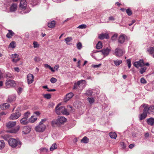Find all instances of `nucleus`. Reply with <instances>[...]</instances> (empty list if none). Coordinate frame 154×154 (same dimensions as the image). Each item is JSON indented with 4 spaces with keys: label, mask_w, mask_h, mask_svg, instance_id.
I'll return each instance as SVG.
<instances>
[{
    "label": "nucleus",
    "mask_w": 154,
    "mask_h": 154,
    "mask_svg": "<svg viewBox=\"0 0 154 154\" xmlns=\"http://www.w3.org/2000/svg\"><path fill=\"white\" fill-rule=\"evenodd\" d=\"M127 37L124 35H122L119 36L118 39V42L119 43L122 44L125 41Z\"/></svg>",
    "instance_id": "obj_17"
},
{
    "label": "nucleus",
    "mask_w": 154,
    "mask_h": 154,
    "mask_svg": "<svg viewBox=\"0 0 154 154\" xmlns=\"http://www.w3.org/2000/svg\"><path fill=\"white\" fill-rule=\"evenodd\" d=\"M72 40V37H68L65 39V42H66V44L67 45H68L69 44L68 43V42H70Z\"/></svg>",
    "instance_id": "obj_39"
},
{
    "label": "nucleus",
    "mask_w": 154,
    "mask_h": 154,
    "mask_svg": "<svg viewBox=\"0 0 154 154\" xmlns=\"http://www.w3.org/2000/svg\"><path fill=\"white\" fill-rule=\"evenodd\" d=\"M45 66L46 68H47L49 69L51 66L48 64H45Z\"/></svg>",
    "instance_id": "obj_60"
},
{
    "label": "nucleus",
    "mask_w": 154,
    "mask_h": 154,
    "mask_svg": "<svg viewBox=\"0 0 154 154\" xmlns=\"http://www.w3.org/2000/svg\"><path fill=\"white\" fill-rule=\"evenodd\" d=\"M86 84L85 81L84 80H81L78 81L77 83H75L74 84L73 89H75L77 88L78 87H80L81 85H84L85 86Z\"/></svg>",
    "instance_id": "obj_8"
},
{
    "label": "nucleus",
    "mask_w": 154,
    "mask_h": 154,
    "mask_svg": "<svg viewBox=\"0 0 154 154\" xmlns=\"http://www.w3.org/2000/svg\"><path fill=\"white\" fill-rule=\"evenodd\" d=\"M6 86H10L13 87H15L16 85L14 81L13 80H8L7 81L6 83Z\"/></svg>",
    "instance_id": "obj_15"
},
{
    "label": "nucleus",
    "mask_w": 154,
    "mask_h": 154,
    "mask_svg": "<svg viewBox=\"0 0 154 154\" xmlns=\"http://www.w3.org/2000/svg\"><path fill=\"white\" fill-rule=\"evenodd\" d=\"M134 66L137 68L140 66L142 67L144 65V63L143 60H140L135 62L134 63Z\"/></svg>",
    "instance_id": "obj_9"
},
{
    "label": "nucleus",
    "mask_w": 154,
    "mask_h": 154,
    "mask_svg": "<svg viewBox=\"0 0 154 154\" xmlns=\"http://www.w3.org/2000/svg\"><path fill=\"white\" fill-rule=\"evenodd\" d=\"M93 91L91 89L88 90L85 94V95L87 96H91L92 95Z\"/></svg>",
    "instance_id": "obj_27"
},
{
    "label": "nucleus",
    "mask_w": 154,
    "mask_h": 154,
    "mask_svg": "<svg viewBox=\"0 0 154 154\" xmlns=\"http://www.w3.org/2000/svg\"><path fill=\"white\" fill-rule=\"evenodd\" d=\"M5 146V143L4 140H0V149H3Z\"/></svg>",
    "instance_id": "obj_34"
},
{
    "label": "nucleus",
    "mask_w": 154,
    "mask_h": 154,
    "mask_svg": "<svg viewBox=\"0 0 154 154\" xmlns=\"http://www.w3.org/2000/svg\"><path fill=\"white\" fill-rule=\"evenodd\" d=\"M37 119V118L35 117L34 116H32L29 119V121L30 122L33 123Z\"/></svg>",
    "instance_id": "obj_32"
},
{
    "label": "nucleus",
    "mask_w": 154,
    "mask_h": 154,
    "mask_svg": "<svg viewBox=\"0 0 154 154\" xmlns=\"http://www.w3.org/2000/svg\"><path fill=\"white\" fill-rule=\"evenodd\" d=\"M9 145L13 147H15L17 144H20V142H18L16 139L14 138H11L8 141Z\"/></svg>",
    "instance_id": "obj_5"
},
{
    "label": "nucleus",
    "mask_w": 154,
    "mask_h": 154,
    "mask_svg": "<svg viewBox=\"0 0 154 154\" xmlns=\"http://www.w3.org/2000/svg\"><path fill=\"white\" fill-rule=\"evenodd\" d=\"M87 27V26L86 25L84 24H82L81 25H79V26L77 28H79V29H85Z\"/></svg>",
    "instance_id": "obj_43"
},
{
    "label": "nucleus",
    "mask_w": 154,
    "mask_h": 154,
    "mask_svg": "<svg viewBox=\"0 0 154 154\" xmlns=\"http://www.w3.org/2000/svg\"><path fill=\"white\" fill-rule=\"evenodd\" d=\"M127 63L128 64H130L131 63V60L130 59H128L127 60Z\"/></svg>",
    "instance_id": "obj_61"
},
{
    "label": "nucleus",
    "mask_w": 154,
    "mask_h": 154,
    "mask_svg": "<svg viewBox=\"0 0 154 154\" xmlns=\"http://www.w3.org/2000/svg\"><path fill=\"white\" fill-rule=\"evenodd\" d=\"M13 77V75L10 73H8L6 74V77L8 78H11Z\"/></svg>",
    "instance_id": "obj_51"
},
{
    "label": "nucleus",
    "mask_w": 154,
    "mask_h": 154,
    "mask_svg": "<svg viewBox=\"0 0 154 154\" xmlns=\"http://www.w3.org/2000/svg\"><path fill=\"white\" fill-rule=\"evenodd\" d=\"M126 11L128 16L131 15L132 14V12L130 9H128L126 10Z\"/></svg>",
    "instance_id": "obj_44"
},
{
    "label": "nucleus",
    "mask_w": 154,
    "mask_h": 154,
    "mask_svg": "<svg viewBox=\"0 0 154 154\" xmlns=\"http://www.w3.org/2000/svg\"><path fill=\"white\" fill-rule=\"evenodd\" d=\"M31 130V128L29 126H26L23 127L22 132L24 134H26L29 132Z\"/></svg>",
    "instance_id": "obj_14"
},
{
    "label": "nucleus",
    "mask_w": 154,
    "mask_h": 154,
    "mask_svg": "<svg viewBox=\"0 0 154 154\" xmlns=\"http://www.w3.org/2000/svg\"><path fill=\"white\" fill-rule=\"evenodd\" d=\"M109 20H115L114 17L112 16L109 17Z\"/></svg>",
    "instance_id": "obj_54"
},
{
    "label": "nucleus",
    "mask_w": 154,
    "mask_h": 154,
    "mask_svg": "<svg viewBox=\"0 0 154 154\" xmlns=\"http://www.w3.org/2000/svg\"><path fill=\"white\" fill-rule=\"evenodd\" d=\"M34 60L35 62H38L41 60V59L38 57H35Z\"/></svg>",
    "instance_id": "obj_49"
},
{
    "label": "nucleus",
    "mask_w": 154,
    "mask_h": 154,
    "mask_svg": "<svg viewBox=\"0 0 154 154\" xmlns=\"http://www.w3.org/2000/svg\"><path fill=\"white\" fill-rule=\"evenodd\" d=\"M134 144H131L129 146V147L130 149H132L134 147Z\"/></svg>",
    "instance_id": "obj_53"
},
{
    "label": "nucleus",
    "mask_w": 154,
    "mask_h": 154,
    "mask_svg": "<svg viewBox=\"0 0 154 154\" xmlns=\"http://www.w3.org/2000/svg\"><path fill=\"white\" fill-rule=\"evenodd\" d=\"M20 123L23 125H26L28 124L29 122L28 119L24 117L22 118L20 120Z\"/></svg>",
    "instance_id": "obj_23"
},
{
    "label": "nucleus",
    "mask_w": 154,
    "mask_h": 154,
    "mask_svg": "<svg viewBox=\"0 0 154 154\" xmlns=\"http://www.w3.org/2000/svg\"><path fill=\"white\" fill-rule=\"evenodd\" d=\"M17 123L16 122L10 121L6 124V126L8 128L14 127Z\"/></svg>",
    "instance_id": "obj_16"
},
{
    "label": "nucleus",
    "mask_w": 154,
    "mask_h": 154,
    "mask_svg": "<svg viewBox=\"0 0 154 154\" xmlns=\"http://www.w3.org/2000/svg\"><path fill=\"white\" fill-rule=\"evenodd\" d=\"M124 53V52L122 50L117 48L115 49L114 54L117 57H120L122 56Z\"/></svg>",
    "instance_id": "obj_7"
},
{
    "label": "nucleus",
    "mask_w": 154,
    "mask_h": 154,
    "mask_svg": "<svg viewBox=\"0 0 154 154\" xmlns=\"http://www.w3.org/2000/svg\"><path fill=\"white\" fill-rule=\"evenodd\" d=\"M14 69L15 71H17V72H19L20 71L18 67H15L14 68Z\"/></svg>",
    "instance_id": "obj_58"
},
{
    "label": "nucleus",
    "mask_w": 154,
    "mask_h": 154,
    "mask_svg": "<svg viewBox=\"0 0 154 154\" xmlns=\"http://www.w3.org/2000/svg\"><path fill=\"white\" fill-rule=\"evenodd\" d=\"M15 99V97L14 96H10L8 97V101L10 102H11L14 100Z\"/></svg>",
    "instance_id": "obj_37"
},
{
    "label": "nucleus",
    "mask_w": 154,
    "mask_h": 154,
    "mask_svg": "<svg viewBox=\"0 0 154 154\" xmlns=\"http://www.w3.org/2000/svg\"><path fill=\"white\" fill-rule=\"evenodd\" d=\"M147 110L146 108H144L143 110V112L142 114L140 115L139 118L140 120L144 119L146 117L147 113H148L147 112Z\"/></svg>",
    "instance_id": "obj_12"
},
{
    "label": "nucleus",
    "mask_w": 154,
    "mask_h": 154,
    "mask_svg": "<svg viewBox=\"0 0 154 154\" xmlns=\"http://www.w3.org/2000/svg\"><path fill=\"white\" fill-rule=\"evenodd\" d=\"M20 128V126L19 125L17 126L15 128L11 130V132L14 133H16L19 130Z\"/></svg>",
    "instance_id": "obj_29"
},
{
    "label": "nucleus",
    "mask_w": 154,
    "mask_h": 154,
    "mask_svg": "<svg viewBox=\"0 0 154 154\" xmlns=\"http://www.w3.org/2000/svg\"><path fill=\"white\" fill-rule=\"evenodd\" d=\"M35 113L37 115H39L40 114V113L38 111H36L35 112Z\"/></svg>",
    "instance_id": "obj_63"
},
{
    "label": "nucleus",
    "mask_w": 154,
    "mask_h": 154,
    "mask_svg": "<svg viewBox=\"0 0 154 154\" xmlns=\"http://www.w3.org/2000/svg\"><path fill=\"white\" fill-rule=\"evenodd\" d=\"M55 21L54 20L52 21L50 23L48 24V26L50 28H53L55 26Z\"/></svg>",
    "instance_id": "obj_25"
},
{
    "label": "nucleus",
    "mask_w": 154,
    "mask_h": 154,
    "mask_svg": "<svg viewBox=\"0 0 154 154\" xmlns=\"http://www.w3.org/2000/svg\"><path fill=\"white\" fill-rule=\"evenodd\" d=\"M147 122L149 125L152 126L154 124V118H150L147 119Z\"/></svg>",
    "instance_id": "obj_22"
},
{
    "label": "nucleus",
    "mask_w": 154,
    "mask_h": 154,
    "mask_svg": "<svg viewBox=\"0 0 154 154\" xmlns=\"http://www.w3.org/2000/svg\"><path fill=\"white\" fill-rule=\"evenodd\" d=\"M135 22V21L134 20H133L131 21V23L128 24L129 26H131Z\"/></svg>",
    "instance_id": "obj_57"
},
{
    "label": "nucleus",
    "mask_w": 154,
    "mask_h": 154,
    "mask_svg": "<svg viewBox=\"0 0 154 154\" xmlns=\"http://www.w3.org/2000/svg\"><path fill=\"white\" fill-rule=\"evenodd\" d=\"M57 148V146L56 143H53L52 146L51 147L50 150V151H53L55 149H56Z\"/></svg>",
    "instance_id": "obj_33"
},
{
    "label": "nucleus",
    "mask_w": 154,
    "mask_h": 154,
    "mask_svg": "<svg viewBox=\"0 0 154 154\" xmlns=\"http://www.w3.org/2000/svg\"><path fill=\"white\" fill-rule=\"evenodd\" d=\"M87 100L89 101L90 104H91L94 102V100L93 97H88Z\"/></svg>",
    "instance_id": "obj_38"
},
{
    "label": "nucleus",
    "mask_w": 154,
    "mask_h": 154,
    "mask_svg": "<svg viewBox=\"0 0 154 154\" xmlns=\"http://www.w3.org/2000/svg\"><path fill=\"white\" fill-rule=\"evenodd\" d=\"M27 81L28 84L32 83L34 81V76L33 75L29 74L27 75Z\"/></svg>",
    "instance_id": "obj_13"
},
{
    "label": "nucleus",
    "mask_w": 154,
    "mask_h": 154,
    "mask_svg": "<svg viewBox=\"0 0 154 154\" xmlns=\"http://www.w3.org/2000/svg\"><path fill=\"white\" fill-rule=\"evenodd\" d=\"M44 97L47 99H50L51 98V95L49 94H45L44 95Z\"/></svg>",
    "instance_id": "obj_45"
},
{
    "label": "nucleus",
    "mask_w": 154,
    "mask_h": 154,
    "mask_svg": "<svg viewBox=\"0 0 154 154\" xmlns=\"http://www.w3.org/2000/svg\"><path fill=\"white\" fill-rule=\"evenodd\" d=\"M9 46V47H11L13 48H15L16 46L15 42H11Z\"/></svg>",
    "instance_id": "obj_40"
},
{
    "label": "nucleus",
    "mask_w": 154,
    "mask_h": 154,
    "mask_svg": "<svg viewBox=\"0 0 154 154\" xmlns=\"http://www.w3.org/2000/svg\"><path fill=\"white\" fill-rule=\"evenodd\" d=\"M30 114V112L28 111H27L24 113V116L23 117L28 119V117L29 116Z\"/></svg>",
    "instance_id": "obj_41"
},
{
    "label": "nucleus",
    "mask_w": 154,
    "mask_h": 154,
    "mask_svg": "<svg viewBox=\"0 0 154 154\" xmlns=\"http://www.w3.org/2000/svg\"><path fill=\"white\" fill-rule=\"evenodd\" d=\"M118 35L117 34H115L112 37L111 39L112 40H115L117 37Z\"/></svg>",
    "instance_id": "obj_47"
},
{
    "label": "nucleus",
    "mask_w": 154,
    "mask_h": 154,
    "mask_svg": "<svg viewBox=\"0 0 154 154\" xmlns=\"http://www.w3.org/2000/svg\"><path fill=\"white\" fill-rule=\"evenodd\" d=\"M27 2L26 0H21L20 5V7L23 9H24L26 7Z\"/></svg>",
    "instance_id": "obj_20"
},
{
    "label": "nucleus",
    "mask_w": 154,
    "mask_h": 154,
    "mask_svg": "<svg viewBox=\"0 0 154 154\" xmlns=\"http://www.w3.org/2000/svg\"><path fill=\"white\" fill-rule=\"evenodd\" d=\"M74 94L72 92H70L67 94L66 95V97L64 98L65 102H66L72 98Z\"/></svg>",
    "instance_id": "obj_18"
},
{
    "label": "nucleus",
    "mask_w": 154,
    "mask_h": 154,
    "mask_svg": "<svg viewBox=\"0 0 154 154\" xmlns=\"http://www.w3.org/2000/svg\"><path fill=\"white\" fill-rule=\"evenodd\" d=\"M98 38L100 39H103L104 38L108 39L109 38V36L108 33H105L99 35Z\"/></svg>",
    "instance_id": "obj_19"
},
{
    "label": "nucleus",
    "mask_w": 154,
    "mask_h": 154,
    "mask_svg": "<svg viewBox=\"0 0 154 154\" xmlns=\"http://www.w3.org/2000/svg\"><path fill=\"white\" fill-rule=\"evenodd\" d=\"M143 107L146 108L148 110V113L154 114V106H152L148 107V105L146 104H143L142 106Z\"/></svg>",
    "instance_id": "obj_4"
},
{
    "label": "nucleus",
    "mask_w": 154,
    "mask_h": 154,
    "mask_svg": "<svg viewBox=\"0 0 154 154\" xmlns=\"http://www.w3.org/2000/svg\"><path fill=\"white\" fill-rule=\"evenodd\" d=\"M56 90L54 89H48L47 91L49 92L50 91H55Z\"/></svg>",
    "instance_id": "obj_59"
},
{
    "label": "nucleus",
    "mask_w": 154,
    "mask_h": 154,
    "mask_svg": "<svg viewBox=\"0 0 154 154\" xmlns=\"http://www.w3.org/2000/svg\"><path fill=\"white\" fill-rule=\"evenodd\" d=\"M147 50L149 53L151 54H153V55H154V47L149 48Z\"/></svg>",
    "instance_id": "obj_30"
},
{
    "label": "nucleus",
    "mask_w": 154,
    "mask_h": 154,
    "mask_svg": "<svg viewBox=\"0 0 154 154\" xmlns=\"http://www.w3.org/2000/svg\"><path fill=\"white\" fill-rule=\"evenodd\" d=\"M110 51V49L107 48L105 49H103L100 51H97L94 52H101L102 53V54L104 55V57H106L109 55V52Z\"/></svg>",
    "instance_id": "obj_10"
},
{
    "label": "nucleus",
    "mask_w": 154,
    "mask_h": 154,
    "mask_svg": "<svg viewBox=\"0 0 154 154\" xmlns=\"http://www.w3.org/2000/svg\"><path fill=\"white\" fill-rule=\"evenodd\" d=\"M101 64H99L98 65H94L92 66V67L94 68H97L99 67L100 65Z\"/></svg>",
    "instance_id": "obj_55"
},
{
    "label": "nucleus",
    "mask_w": 154,
    "mask_h": 154,
    "mask_svg": "<svg viewBox=\"0 0 154 154\" xmlns=\"http://www.w3.org/2000/svg\"><path fill=\"white\" fill-rule=\"evenodd\" d=\"M146 69V68L145 67L142 68L140 69V72L141 74H143V73H144V72H145Z\"/></svg>",
    "instance_id": "obj_42"
},
{
    "label": "nucleus",
    "mask_w": 154,
    "mask_h": 154,
    "mask_svg": "<svg viewBox=\"0 0 154 154\" xmlns=\"http://www.w3.org/2000/svg\"><path fill=\"white\" fill-rule=\"evenodd\" d=\"M115 64L116 66H119L122 63V60H117L114 61Z\"/></svg>",
    "instance_id": "obj_36"
},
{
    "label": "nucleus",
    "mask_w": 154,
    "mask_h": 154,
    "mask_svg": "<svg viewBox=\"0 0 154 154\" xmlns=\"http://www.w3.org/2000/svg\"><path fill=\"white\" fill-rule=\"evenodd\" d=\"M59 67V66L58 65L55 66H54V68L56 70H57L58 69Z\"/></svg>",
    "instance_id": "obj_64"
},
{
    "label": "nucleus",
    "mask_w": 154,
    "mask_h": 154,
    "mask_svg": "<svg viewBox=\"0 0 154 154\" xmlns=\"http://www.w3.org/2000/svg\"><path fill=\"white\" fill-rule=\"evenodd\" d=\"M50 81L52 83H54L57 82V79L54 78L52 77Z\"/></svg>",
    "instance_id": "obj_46"
},
{
    "label": "nucleus",
    "mask_w": 154,
    "mask_h": 154,
    "mask_svg": "<svg viewBox=\"0 0 154 154\" xmlns=\"http://www.w3.org/2000/svg\"><path fill=\"white\" fill-rule=\"evenodd\" d=\"M17 5L14 3L12 4L10 7V11L11 12H14L17 9Z\"/></svg>",
    "instance_id": "obj_21"
},
{
    "label": "nucleus",
    "mask_w": 154,
    "mask_h": 154,
    "mask_svg": "<svg viewBox=\"0 0 154 154\" xmlns=\"http://www.w3.org/2000/svg\"><path fill=\"white\" fill-rule=\"evenodd\" d=\"M9 32L6 35V36L8 38H11L14 35V33L11 30H8Z\"/></svg>",
    "instance_id": "obj_26"
},
{
    "label": "nucleus",
    "mask_w": 154,
    "mask_h": 154,
    "mask_svg": "<svg viewBox=\"0 0 154 154\" xmlns=\"http://www.w3.org/2000/svg\"><path fill=\"white\" fill-rule=\"evenodd\" d=\"M89 139L86 137H84L81 140V142L84 143H87L89 142Z\"/></svg>",
    "instance_id": "obj_31"
},
{
    "label": "nucleus",
    "mask_w": 154,
    "mask_h": 154,
    "mask_svg": "<svg viewBox=\"0 0 154 154\" xmlns=\"http://www.w3.org/2000/svg\"><path fill=\"white\" fill-rule=\"evenodd\" d=\"M47 120L46 119H43L41 120L39 125L35 128V131L38 132L44 131L46 129V126L44 123H45Z\"/></svg>",
    "instance_id": "obj_1"
},
{
    "label": "nucleus",
    "mask_w": 154,
    "mask_h": 154,
    "mask_svg": "<svg viewBox=\"0 0 154 154\" xmlns=\"http://www.w3.org/2000/svg\"><path fill=\"white\" fill-rule=\"evenodd\" d=\"M12 61L14 63H16L20 60V58L19 57V55L17 54H12L11 55Z\"/></svg>",
    "instance_id": "obj_11"
},
{
    "label": "nucleus",
    "mask_w": 154,
    "mask_h": 154,
    "mask_svg": "<svg viewBox=\"0 0 154 154\" xmlns=\"http://www.w3.org/2000/svg\"><path fill=\"white\" fill-rule=\"evenodd\" d=\"M109 134L111 138L114 139H116L117 137V135L115 132H110L109 133Z\"/></svg>",
    "instance_id": "obj_28"
},
{
    "label": "nucleus",
    "mask_w": 154,
    "mask_h": 154,
    "mask_svg": "<svg viewBox=\"0 0 154 154\" xmlns=\"http://www.w3.org/2000/svg\"><path fill=\"white\" fill-rule=\"evenodd\" d=\"M140 82L142 83L145 84L146 83V81L144 78H142L140 79Z\"/></svg>",
    "instance_id": "obj_52"
},
{
    "label": "nucleus",
    "mask_w": 154,
    "mask_h": 154,
    "mask_svg": "<svg viewBox=\"0 0 154 154\" xmlns=\"http://www.w3.org/2000/svg\"><path fill=\"white\" fill-rule=\"evenodd\" d=\"M59 104H58L55 108L56 112L57 115H60L61 113L63 114L68 115L69 113L67 111V109H66L64 106H62L59 107Z\"/></svg>",
    "instance_id": "obj_2"
},
{
    "label": "nucleus",
    "mask_w": 154,
    "mask_h": 154,
    "mask_svg": "<svg viewBox=\"0 0 154 154\" xmlns=\"http://www.w3.org/2000/svg\"><path fill=\"white\" fill-rule=\"evenodd\" d=\"M10 106L9 104L7 103H4L0 106V108L2 110H5L9 108Z\"/></svg>",
    "instance_id": "obj_24"
},
{
    "label": "nucleus",
    "mask_w": 154,
    "mask_h": 154,
    "mask_svg": "<svg viewBox=\"0 0 154 154\" xmlns=\"http://www.w3.org/2000/svg\"><path fill=\"white\" fill-rule=\"evenodd\" d=\"M49 69H50L52 72H54L55 71V70L54 69V68H53L51 67V66H50Z\"/></svg>",
    "instance_id": "obj_62"
},
{
    "label": "nucleus",
    "mask_w": 154,
    "mask_h": 154,
    "mask_svg": "<svg viewBox=\"0 0 154 154\" xmlns=\"http://www.w3.org/2000/svg\"><path fill=\"white\" fill-rule=\"evenodd\" d=\"M96 47L97 49H98L101 48L102 47V44L101 42L100 41L96 45Z\"/></svg>",
    "instance_id": "obj_35"
},
{
    "label": "nucleus",
    "mask_w": 154,
    "mask_h": 154,
    "mask_svg": "<svg viewBox=\"0 0 154 154\" xmlns=\"http://www.w3.org/2000/svg\"><path fill=\"white\" fill-rule=\"evenodd\" d=\"M77 48L80 50L82 48V44L80 42H79L77 44Z\"/></svg>",
    "instance_id": "obj_48"
},
{
    "label": "nucleus",
    "mask_w": 154,
    "mask_h": 154,
    "mask_svg": "<svg viewBox=\"0 0 154 154\" xmlns=\"http://www.w3.org/2000/svg\"><path fill=\"white\" fill-rule=\"evenodd\" d=\"M66 121V119L63 117H59L58 119L53 120L51 122V124L53 126L55 125H58L62 124L65 122Z\"/></svg>",
    "instance_id": "obj_3"
},
{
    "label": "nucleus",
    "mask_w": 154,
    "mask_h": 154,
    "mask_svg": "<svg viewBox=\"0 0 154 154\" xmlns=\"http://www.w3.org/2000/svg\"><path fill=\"white\" fill-rule=\"evenodd\" d=\"M21 115L20 113L18 111H16L15 112L12 114L9 117L11 120H15L19 118Z\"/></svg>",
    "instance_id": "obj_6"
},
{
    "label": "nucleus",
    "mask_w": 154,
    "mask_h": 154,
    "mask_svg": "<svg viewBox=\"0 0 154 154\" xmlns=\"http://www.w3.org/2000/svg\"><path fill=\"white\" fill-rule=\"evenodd\" d=\"M23 89L21 88H19L18 89V93L19 94L22 91Z\"/></svg>",
    "instance_id": "obj_56"
},
{
    "label": "nucleus",
    "mask_w": 154,
    "mask_h": 154,
    "mask_svg": "<svg viewBox=\"0 0 154 154\" xmlns=\"http://www.w3.org/2000/svg\"><path fill=\"white\" fill-rule=\"evenodd\" d=\"M33 47L34 48H37L38 47L39 45L36 42H34L33 43Z\"/></svg>",
    "instance_id": "obj_50"
}]
</instances>
